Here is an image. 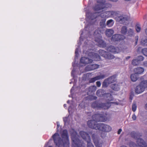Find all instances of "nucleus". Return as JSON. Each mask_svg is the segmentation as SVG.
<instances>
[{
  "instance_id": "393cba45",
  "label": "nucleus",
  "mask_w": 147,
  "mask_h": 147,
  "mask_svg": "<svg viewBox=\"0 0 147 147\" xmlns=\"http://www.w3.org/2000/svg\"><path fill=\"white\" fill-rule=\"evenodd\" d=\"M114 22V21L113 20H109L107 21V25L109 27H111L113 25Z\"/></svg>"
},
{
  "instance_id": "6e6d98bb",
  "label": "nucleus",
  "mask_w": 147,
  "mask_h": 147,
  "mask_svg": "<svg viewBox=\"0 0 147 147\" xmlns=\"http://www.w3.org/2000/svg\"><path fill=\"white\" fill-rule=\"evenodd\" d=\"M69 100H68V101H67V103H69Z\"/></svg>"
},
{
  "instance_id": "412c9836",
  "label": "nucleus",
  "mask_w": 147,
  "mask_h": 147,
  "mask_svg": "<svg viewBox=\"0 0 147 147\" xmlns=\"http://www.w3.org/2000/svg\"><path fill=\"white\" fill-rule=\"evenodd\" d=\"M103 96L107 98V100L109 101H111L113 100V98L110 93H105Z\"/></svg>"
},
{
  "instance_id": "603ef678",
  "label": "nucleus",
  "mask_w": 147,
  "mask_h": 147,
  "mask_svg": "<svg viewBox=\"0 0 147 147\" xmlns=\"http://www.w3.org/2000/svg\"><path fill=\"white\" fill-rule=\"evenodd\" d=\"M138 38H137V40H138ZM137 41H136V44L137 43Z\"/></svg>"
},
{
  "instance_id": "c756f323",
  "label": "nucleus",
  "mask_w": 147,
  "mask_h": 147,
  "mask_svg": "<svg viewBox=\"0 0 147 147\" xmlns=\"http://www.w3.org/2000/svg\"><path fill=\"white\" fill-rule=\"evenodd\" d=\"M96 89V87L95 86H93L89 87V91L90 92H92L95 91Z\"/></svg>"
},
{
  "instance_id": "0e129e2a",
  "label": "nucleus",
  "mask_w": 147,
  "mask_h": 147,
  "mask_svg": "<svg viewBox=\"0 0 147 147\" xmlns=\"http://www.w3.org/2000/svg\"><path fill=\"white\" fill-rule=\"evenodd\" d=\"M96 14V13L94 14Z\"/></svg>"
},
{
  "instance_id": "e2e57ef3",
  "label": "nucleus",
  "mask_w": 147,
  "mask_h": 147,
  "mask_svg": "<svg viewBox=\"0 0 147 147\" xmlns=\"http://www.w3.org/2000/svg\"><path fill=\"white\" fill-rule=\"evenodd\" d=\"M100 120H99V121H100ZM98 122H99V121H98Z\"/></svg>"
},
{
  "instance_id": "aec40b11",
  "label": "nucleus",
  "mask_w": 147,
  "mask_h": 147,
  "mask_svg": "<svg viewBox=\"0 0 147 147\" xmlns=\"http://www.w3.org/2000/svg\"><path fill=\"white\" fill-rule=\"evenodd\" d=\"M95 136L96 135L94 134H92V138L95 145L96 147H102L101 145L99 144L98 141L96 140Z\"/></svg>"
},
{
  "instance_id": "2eb2a0df",
  "label": "nucleus",
  "mask_w": 147,
  "mask_h": 147,
  "mask_svg": "<svg viewBox=\"0 0 147 147\" xmlns=\"http://www.w3.org/2000/svg\"><path fill=\"white\" fill-rule=\"evenodd\" d=\"M116 20L117 21L119 22L120 23L123 24L127 20V18L123 16H121L116 17Z\"/></svg>"
},
{
  "instance_id": "4c0bfd02",
  "label": "nucleus",
  "mask_w": 147,
  "mask_h": 147,
  "mask_svg": "<svg viewBox=\"0 0 147 147\" xmlns=\"http://www.w3.org/2000/svg\"><path fill=\"white\" fill-rule=\"evenodd\" d=\"M79 48H78L76 49L75 51L76 56L77 57L78 56V51H79Z\"/></svg>"
},
{
  "instance_id": "58836bf2",
  "label": "nucleus",
  "mask_w": 147,
  "mask_h": 147,
  "mask_svg": "<svg viewBox=\"0 0 147 147\" xmlns=\"http://www.w3.org/2000/svg\"><path fill=\"white\" fill-rule=\"evenodd\" d=\"M95 40L96 42H98V43H100V44H101V43H104V42L102 40Z\"/></svg>"
},
{
  "instance_id": "a19ab883",
  "label": "nucleus",
  "mask_w": 147,
  "mask_h": 147,
  "mask_svg": "<svg viewBox=\"0 0 147 147\" xmlns=\"http://www.w3.org/2000/svg\"><path fill=\"white\" fill-rule=\"evenodd\" d=\"M143 65L147 67V61L144 62L143 63Z\"/></svg>"
},
{
  "instance_id": "20e7f679",
  "label": "nucleus",
  "mask_w": 147,
  "mask_h": 147,
  "mask_svg": "<svg viewBox=\"0 0 147 147\" xmlns=\"http://www.w3.org/2000/svg\"><path fill=\"white\" fill-rule=\"evenodd\" d=\"M71 137L73 143L72 147H85L84 144L79 139L80 136L75 131L71 133Z\"/></svg>"
},
{
  "instance_id": "2f4dec72",
  "label": "nucleus",
  "mask_w": 147,
  "mask_h": 147,
  "mask_svg": "<svg viewBox=\"0 0 147 147\" xmlns=\"http://www.w3.org/2000/svg\"><path fill=\"white\" fill-rule=\"evenodd\" d=\"M86 15L87 17L89 19H91V20H93L94 18H95L96 17V15H94V16L93 17L92 16V15L91 16H90L89 15V14L88 13H86Z\"/></svg>"
},
{
  "instance_id": "72a5a7b5",
  "label": "nucleus",
  "mask_w": 147,
  "mask_h": 147,
  "mask_svg": "<svg viewBox=\"0 0 147 147\" xmlns=\"http://www.w3.org/2000/svg\"><path fill=\"white\" fill-rule=\"evenodd\" d=\"M141 43L142 45L147 46V39H145L142 40Z\"/></svg>"
},
{
  "instance_id": "4be33fe9",
  "label": "nucleus",
  "mask_w": 147,
  "mask_h": 147,
  "mask_svg": "<svg viewBox=\"0 0 147 147\" xmlns=\"http://www.w3.org/2000/svg\"><path fill=\"white\" fill-rule=\"evenodd\" d=\"M127 27L125 26H123L121 29V33L123 35H126L127 34Z\"/></svg>"
},
{
  "instance_id": "0eeeda50",
  "label": "nucleus",
  "mask_w": 147,
  "mask_h": 147,
  "mask_svg": "<svg viewBox=\"0 0 147 147\" xmlns=\"http://www.w3.org/2000/svg\"><path fill=\"white\" fill-rule=\"evenodd\" d=\"M80 135L87 142V147H94L92 143L90 142L91 138L89 134L84 131H81Z\"/></svg>"
},
{
  "instance_id": "4d7b16f0",
  "label": "nucleus",
  "mask_w": 147,
  "mask_h": 147,
  "mask_svg": "<svg viewBox=\"0 0 147 147\" xmlns=\"http://www.w3.org/2000/svg\"><path fill=\"white\" fill-rule=\"evenodd\" d=\"M94 99H96V97H94Z\"/></svg>"
},
{
  "instance_id": "7ed1b4c3",
  "label": "nucleus",
  "mask_w": 147,
  "mask_h": 147,
  "mask_svg": "<svg viewBox=\"0 0 147 147\" xmlns=\"http://www.w3.org/2000/svg\"><path fill=\"white\" fill-rule=\"evenodd\" d=\"M130 135L132 137L137 140L136 142L138 146L134 144L133 145V147H147L146 142L143 139L140 138V137L142 136L140 133L133 131L131 133Z\"/></svg>"
},
{
  "instance_id": "bb28decb",
  "label": "nucleus",
  "mask_w": 147,
  "mask_h": 147,
  "mask_svg": "<svg viewBox=\"0 0 147 147\" xmlns=\"http://www.w3.org/2000/svg\"><path fill=\"white\" fill-rule=\"evenodd\" d=\"M106 20L105 19H102L100 23V26L102 27V28H104L105 27V22H106Z\"/></svg>"
},
{
  "instance_id": "f03ea898",
  "label": "nucleus",
  "mask_w": 147,
  "mask_h": 147,
  "mask_svg": "<svg viewBox=\"0 0 147 147\" xmlns=\"http://www.w3.org/2000/svg\"><path fill=\"white\" fill-rule=\"evenodd\" d=\"M97 120H88L87 125L90 128L94 129H98L105 132H109L111 130L109 126L105 124L97 123Z\"/></svg>"
},
{
  "instance_id": "09e8293b",
  "label": "nucleus",
  "mask_w": 147,
  "mask_h": 147,
  "mask_svg": "<svg viewBox=\"0 0 147 147\" xmlns=\"http://www.w3.org/2000/svg\"><path fill=\"white\" fill-rule=\"evenodd\" d=\"M64 107H66V104H64Z\"/></svg>"
},
{
  "instance_id": "9d476101",
  "label": "nucleus",
  "mask_w": 147,
  "mask_h": 147,
  "mask_svg": "<svg viewBox=\"0 0 147 147\" xmlns=\"http://www.w3.org/2000/svg\"><path fill=\"white\" fill-rule=\"evenodd\" d=\"M126 49V47H122L119 48L114 46H111L108 47L107 50L114 53H117L121 51L125 52Z\"/></svg>"
},
{
  "instance_id": "423d86ee",
  "label": "nucleus",
  "mask_w": 147,
  "mask_h": 147,
  "mask_svg": "<svg viewBox=\"0 0 147 147\" xmlns=\"http://www.w3.org/2000/svg\"><path fill=\"white\" fill-rule=\"evenodd\" d=\"M97 2L98 4L95 6L94 7V10L95 11L101 10L104 8L111 7V5L109 3H105L104 0H97Z\"/></svg>"
},
{
  "instance_id": "5fc2aeb1",
  "label": "nucleus",
  "mask_w": 147,
  "mask_h": 147,
  "mask_svg": "<svg viewBox=\"0 0 147 147\" xmlns=\"http://www.w3.org/2000/svg\"><path fill=\"white\" fill-rule=\"evenodd\" d=\"M59 127V125H57V127L58 128Z\"/></svg>"
},
{
  "instance_id": "79ce46f5",
  "label": "nucleus",
  "mask_w": 147,
  "mask_h": 147,
  "mask_svg": "<svg viewBox=\"0 0 147 147\" xmlns=\"http://www.w3.org/2000/svg\"><path fill=\"white\" fill-rule=\"evenodd\" d=\"M122 131V129H119L118 132H117V134H120L121 133V132Z\"/></svg>"
},
{
  "instance_id": "1a4fd4ad",
  "label": "nucleus",
  "mask_w": 147,
  "mask_h": 147,
  "mask_svg": "<svg viewBox=\"0 0 147 147\" xmlns=\"http://www.w3.org/2000/svg\"><path fill=\"white\" fill-rule=\"evenodd\" d=\"M146 88H147V81L146 80L142 81L136 87L135 89V92L137 94H140L144 92Z\"/></svg>"
},
{
  "instance_id": "3c124183",
  "label": "nucleus",
  "mask_w": 147,
  "mask_h": 147,
  "mask_svg": "<svg viewBox=\"0 0 147 147\" xmlns=\"http://www.w3.org/2000/svg\"><path fill=\"white\" fill-rule=\"evenodd\" d=\"M146 136L147 137V131H146Z\"/></svg>"
},
{
  "instance_id": "680f3d73",
  "label": "nucleus",
  "mask_w": 147,
  "mask_h": 147,
  "mask_svg": "<svg viewBox=\"0 0 147 147\" xmlns=\"http://www.w3.org/2000/svg\"><path fill=\"white\" fill-rule=\"evenodd\" d=\"M69 109H70V108H69Z\"/></svg>"
},
{
  "instance_id": "13d9d810",
  "label": "nucleus",
  "mask_w": 147,
  "mask_h": 147,
  "mask_svg": "<svg viewBox=\"0 0 147 147\" xmlns=\"http://www.w3.org/2000/svg\"><path fill=\"white\" fill-rule=\"evenodd\" d=\"M48 147H53L51 146H49Z\"/></svg>"
},
{
  "instance_id": "e433bc0d",
  "label": "nucleus",
  "mask_w": 147,
  "mask_h": 147,
  "mask_svg": "<svg viewBox=\"0 0 147 147\" xmlns=\"http://www.w3.org/2000/svg\"><path fill=\"white\" fill-rule=\"evenodd\" d=\"M137 108L136 105L135 103H133L132 106V109L134 112H135Z\"/></svg>"
},
{
  "instance_id": "f3484780",
  "label": "nucleus",
  "mask_w": 147,
  "mask_h": 147,
  "mask_svg": "<svg viewBox=\"0 0 147 147\" xmlns=\"http://www.w3.org/2000/svg\"><path fill=\"white\" fill-rule=\"evenodd\" d=\"M144 69L141 67L135 68L134 70V72L136 74H140L142 73L144 71Z\"/></svg>"
},
{
  "instance_id": "49530a36",
  "label": "nucleus",
  "mask_w": 147,
  "mask_h": 147,
  "mask_svg": "<svg viewBox=\"0 0 147 147\" xmlns=\"http://www.w3.org/2000/svg\"><path fill=\"white\" fill-rule=\"evenodd\" d=\"M145 33L147 35V29L145 30Z\"/></svg>"
},
{
  "instance_id": "6ab92c4d",
  "label": "nucleus",
  "mask_w": 147,
  "mask_h": 147,
  "mask_svg": "<svg viewBox=\"0 0 147 147\" xmlns=\"http://www.w3.org/2000/svg\"><path fill=\"white\" fill-rule=\"evenodd\" d=\"M99 67V65L97 64H93L89 65L88 66L87 68L88 70L90 71L93 70L98 68Z\"/></svg>"
},
{
  "instance_id": "dca6fc26",
  "label": "nucleus",
  "mask_w": 147,
  "mask_h": 147,
  "mask_svg": "<svg viewBox=\"0 0 147 147\" xmlns=\"http://www.w3.org/2000/svg\"><path fill=\"white\" fill-rule=\"evenodd\" d=\"M105 77V76L104 75H102L100 76H99L90 79L89 80V82L90 83H93L96 80L100 79H102L104 78Z\"/></svg>"
},
{
  "instance_id": "473e14b6",
  "label": "nucleus",
  "mask_w": 147,
  "mask_h": 147,
  "mask_svg": "<svg viewBox=\"0 0 147 147\" xmlns=\"http://www.w3.org/2000/svg\"><path fill=\"white\" fill-rule=\"evenodd\" d=\"M142 53L145 56L147 57V49L144 48L142 50Z\"/></svg>"
},
{
  "instance_id": "de8ad7c7",
  "label": "nucleus",
  "mask_w": 147,
  "mask_h": 147,
  "mask_svg": "<svg viewBox=\"0 0 147 147\" xmlns=\"http://www.w3.org/2000/svg\"><path fill=\"white\" fill-rule=\"evenodd\" d=\"M107 120H102V121H101L102 122H105V121H106Z\"/></svg>"
},
{
  "instance_id": "a18cd8bd",
  "label": "nucleus",
  "mask_w": 147,
  "mask_h": 147,
  "mask_svg": "<svg viewBox=\"0 0 147 147\" xmlns=\"http://www.w3.org/2000/svg\"><path fill=\"white\" fill-rule=\"evenodd\" d=\"M145 107L146 109L147 110V104H146L145 105Z\"/></svg>"
},
{
  "instance_id": "052dcab7",
  "label": "nucleus",
  "mask_w": 147,
  "mask_h": 147,
  "mask_svg": "<svg viewBox=\"0 0 147 147\" xmlns=\"http://www.w3.org/2000/svg\"><path fill=\"white\" fill-rule=\"evenodd\" d=\"M72 89H71V91H72Z\"/></svg>"
},
{
  "instance_id": "bf43d9fd",
  "label": "nucleus",
  "mask_w": 147,
  "mask_h": 147,
  "mask_svg": "<svg viewBox=\"0 0 147 147\" xmlns=\"http://www.w3.org/2000/svg\"><path fill=\"white\" fill-rule=\"evenodd\" d=\"M64 122H65L66 121H65V120H64Z\"/></svg>"
},
{
  "instance_id": "b1692460",
  "label": "nucleus",
  "mask_w": 147,
  "mask_h": 147,
  "mask_svg": "<svg viewBox=\"0 0 147 147\" xmlns=\"http://www.w3.org/2000/svg\"><path fill=\"white\" fill-rule=\"evenodd\" d=\"M104 93L105 92L101 89L98 90L96 93L97 95L100 97L103 96Z\"/></svg>"
},
{
  "instance_id": "864d4df0",
  "label": "nucleus",
  "mask_w": 147,
  "mask_h": 147,
  "mask_svg": "<svg viewBox=\"0 0 147 147\" xmlns=\"http://www.w3.org/2000/svg\"><path fill=\"white\" fill-rule=\"evenodd\" d=\"M104 44H105L104 43H102V46H103H103H104Z\"/></svg>"
},
{
  "instance_id": "f8f14e48",
  "label": "nucleus",
  "mask_w": 147,
  "mask_h": 147,
  "mask_svg": "<svg viewBox=\"0 0 147 147\" xmlns=\"http://www.w3.org/2000/svg\"><path fill=\"white\" fill-rule=\"evenodd\" d=\"M99 52L100 55L106 59H112L115 57L113 55L109 53L104 50H100Z\"/></svg>"
},
{
  "instance_id": "6e6552de",
  "label": "nucleus",
  "mask_w": 147,
  "mask_h": 147,
  "mask_svg": "<svg viewBox=\"0 0 147 147\" xmlns=\"http://www.w3.org/2000/svg\"><path fill=\"white\" fill-rule=\"evenodd\" d=\"M115 103L116 105H118L117 102H107L103 103H97L96 102L93 103L92 105V106L94 108L97 107L98 108H101L105 109H108L110 107L111 105V103Z\"/></svg>"
},
{
  "instance_id": "c85d7f7f",
  "label": "nucleus",
  "mask_w": 147,
  "mask_h": 147,
  "mask_svg": "<svg viewBox=\"0 0 147 147\" xmlns=\"http://www.w3.org/2000/svg\"><path fill=\"white\" fill-rule=\"evenodd\" d=\"M103 116L102 115H100V114H96L93 115L92 116V117L93 119H98L100 118L103 117Z\"/></svg>"
},
{
  "instance_id": "ddd939ff",
  "label": "nucleus",
  "mask_w": 147,
  "mask_h": 147,
  "mask_svg": "<svg viewBox=\"0 0 147 147\" xmlns=\"http://www.w3.org/2000/svg\"><path fill=\"white\" fill-rule=\"evenodd\" d=\"M125 38V37L124 36L117 34L113 35L111 38V40L113 41H116L123 40Z\"/></svg>"
},
{
  "instance_id": "37998d69",
  "label": "nucleus",
  "mask_w": 147,
  "mask_h": 147,
  "mask_svg": "<svg viewBox=\"0 0 147 147\" xmlns=\"http://www.w3.org/2000/svg\"><path fill=\"white\" fill-rule=\"evenodd\" d=\"M136 116L135 115H133L132 116V118L133 119H136Z\"/></svg>"
},
{
  "instance_id": "c03bdc74",
  "label": "nucleus",
  "mask_w": 147,
  "mask_h": 147,
  "mask_svg": "<svg viewBox=\"0 0 147 147\" xmlns=\"http://www.w3.org/2000/svg\"><path fill=\"white\" fill-rule=\"evenodd\" d=\"M130 58V56H127L126 57V58L127 59H129Z\"/></svg>"
},
{
  "instance_id": "5701e85b",
  "label": "nucleus",
  "mask_w": 147,
  "mask_h": 147,
  "mask_svg": "<svg viewBox=\"0 0 147 147\" xmlns=\"http://www.w3.org/2000/svg\"><path fill=\"white\" fill-rule=\"evenodd\" d=\"M111 88L113 90L118 91L119 89V86L117 84H112L111 85Z\"/></svg>"
},
{
  "instance_id": "f257e3e1",
  "label": "nucleus",
  "mask_w": 147,
  "mask_h": 147,
  "mask_svg": "<svg viewBox=\"0 0 147 147\" xmlns=\"http://www.w3.org/2000/svg\"><path fill=\"white\" fill-rule=\"evenodd\" d=\"M61 136L62 139L59 134L57 133H56L52 136L56 147H69V142L67 130H63Z\"/></svg>"
},
{
  "instance_id": "9b49d317",
  "label": "nucleus",
  "mask_w": 147,
  "mask_h": 147,
  "mask_svg": "<svg viewBox=\"0 0 147 147\" xmlns=\"http://www.w3.org/2000/svg\"><path fill=\"white\" fill-rule=\"evenodd\" d=\"M118 13L114 11H105L102 13L100 15L101 18H105L109 17H113L117 16Z\"/></svg>"
},
{
  "instance_id": "7c9ffc66",
  "label": "nucleus",
  "mask_w": 147,
  "mask_h": 147,
  "mask_svg": "<svg viewBox=\"0 0 147 147\" xmlns=\"http://www.w3.org/2000/svg\"><path fill=\"white\" fill-rule=\"evenodd\" d=\"M139 62H138L137 59H133L132 61V64L134 65H136L139 63Z\"/></svg>"
},
{
  "instance_id": "cd10ccee",
  "label": "nucleus",
  "mask_w": 147,
  "mask_h": 147,
  "mask_svg": "<svg viewBox=\"0 0 147 147\" xmlns=\"http://www.w3.org/2000/svg\"><path fill=\"white\" fill-rule=\"evenodd\" d=\"M128 36H132L134 35V31L133 29L131 28H129L127 30V34Z\"/></svg>"
},
{
  "instance_id": "a878e982",
  "label": "nucleus",
  "mask_w": 147,
  "mask_h": 147,
  "mask_svg": "<svg viewBox=\"0 0 147 147\" xmlns=\"http://www.w3.org/2000/svg\"><path fill=\"white\" fill-rule=\"evenodd\" d=\"M136 74L135 73L134 74H133L131 75L130 78L131 80L133 82H135L137 80V78L136 76Z\"/></svg>"
},
{
  "instance_id": "8fccbe9b",
  "label": "nucleus",
  "mask_w": 147,
  "mask_h": 147,
  "mask_svg": "<svg viewBox=\"0 0 147 147\" xmlns=\"http://www.w3.org/2000/svg\"><path fill=\"white\" fill-rule=\"evenodd\" d=\"M141 49L140 47H139L138 49V51L139 50H140V49Z\"/></svg>"
},
{
  "instance_id": "a211bd4d",
  "label": "nucleus",
  "mask_w": 147,
  "mask_h": 147,
  "mask_svg": "<svg viewBox=\"0 0 147 147\" xmlns=\"http://www.w3.org/2000/svg\"><path fill=\"white\" fill-rule=\"evenodd\" d=\"M114 31L111 29H107L105 30V34L108 37H110L114 34Z\"/></svg>"
},
{
  "instance_id": "c9c22d12",
  "label": "nucleus",
  "mask_w": 147,
  "mask_h": 147,
  "mask_svg": "<svg viewBox=\"0 0 147 147\" xmlns=\"http://www.w3.org/2000/svg\"><path fill=\"white\" fill-rule=\"evenodd\" d=\"M144 59V57L142 56H138L137 59V60H138V62L139 61H143Z\"/></svg>"
},
{
  "instance_id": "4468645a",
  "label": "nucleus",
  "mask_w": 147,
  "mask_h": 147,
  "mask_svg": "<svg viewBox=\"0 0 147 147\" xmlns=\"http://www.w3.org/2000/svg\"><path fill=\"white\" fill-rule=\"evenodd\" d=\"M115 81L114 76H112L108 79L105 80L102 84L103 87H107L108 84L111 83Z\"/></svg>"
},
{
  "instance_id": "39448f33",
  "label": "nucleus",
  "mask_w": 147,
  "mask_h": 147,
  "mask_svg": "<svg viewBox=\"0 0 147 147\" xmlns=\"http://www.w3.org/2000/svg\"><path fill=\"white\" fill-rule=\"evenodd\" d=\"M88 55L91 59L85 57H82L80 60L81 63L84 64H87L91 63L93 61H97L100 59V57L99 56L92 52L88 53Z\"/></svg>"
},
{
  "instance_id": "f704fd0d",
  "label": "nucleus",
  "mask_w": 147,
  "mask_h": 147,
  "mask_svg": "<svg viewBox=\"0 0 147 147\" xmlns=\"http://www.w3.org/2000/svg\"><path fill=\"white\" fill-rule=\"evenodd\" d=\"M136 31L138 32H139L141 29V28L140 25L139 24L137 25L136 26Z\"/></svg>"
},
{
  "instance_id": "ea45409f",
  "label": "nucleus",
  "mask_w": 147,
  "mask_h": 147,
  "mask_svg": "<svg viewBox=\"0 0 147 147\" xmlns=\"http://www.w3.org/2000/svg\"><path fill=\"white\" fill-rule=\"evenodd\" d=\"M96 85L98 87H100V86L101 85V83L99 81H98L96 82Z\"/></svg>"
}]
</instances>
